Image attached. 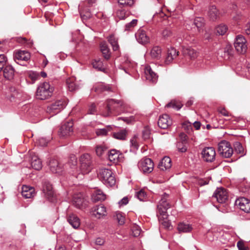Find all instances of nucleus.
Listing matches in <instances>:
<instances>
[{
	"label": "nucleus",
	"instance_id": "obj_24",
	"mask_svg": "<svg viewBox=\"0 0 250 250\" xmlns=\"http://www.w3.org/2000/svg\"><path fill=\"white\" fill-rule=\"evenodd\" d=\"M158 168L162 171H166L171 167V161L169 157H164L158 164Z\"/></svg>",
	"mask_w": 250,
	"mask_h": 250
},
{
	"label": "nucleus",
	"instance_id": "obj_39",
	"mask_svg": "<svg viewBox=\"0 0 250 250\" xmlns=\"http://www.w3.org/2000/svg\"><path fill=\"white\" fill-rule=\"evenodd\" d=\"M109 42L111 44L112 46L113 50L116 51L118 50L119 46L118 43L117 39L113 35L110 36L108 38Z\"/></svg>",
	"mask_w": 250,
	"mask_h": 250
},
{
	"label": "nucleus",
	"instance_id": "obj_42",
	"mask_svg": "<svg viewBox=\"0 0 250 250\" xmlns=\"http://www.w3.org/2000/svg\"><path fill=\"white\" fill-rule=\"evenodd\" d=\"M194 24L197 27L198 31L200 32L204 25V20L202 18H196L194 19Z\"/></svg>",
	"mask_w": 250,
	"mask_h": 250
},
{
	"label": "nucleus",
	"instance_id": "obj_41",
	"mask_svg": "<svg viewBox=\"0 0 250 250\" xmlns=\"http://www.w3.org/2000/svg\"><path fill=\"white\" fill-rule=\"evenodd\" d=\"M111 129V126L108 125L103 128L96 129V133L98 136H104L106 135L107 132Z\"/></svg>",
	"mask_w": 250,
	"mask_h": 250
},
{
	"label": "nucleus",
	"instance_id": "obj_12",
	"mask_svg": "<svg viewBox=\"0 0 250 250\" xmlns=\"http://www.w3.org/2000/svg\"><path fill=\"white\" fill-rule=\"evenodd\" d=\"M213 196L216 199L218 203H225L228 199V191L227 188H216Z\"/></svg>",
	"mask_w": 250,
	"mask_h": 250
},
{
	"label": "nucleus",
	"instance_id": "obj_35",
	"mask_svg": "<svg viewBox=\"0 0 250 250\" xmlns=\"http://www.w3.org/2000/svg\"><path fill=\"white\" fill-rule=\"evenodd\" d=\"M93 67L98 70L104 72L105 68L103 62L100 59L95 60L92 62Z\"/></svg>",
	"mask_w": 250,
	"mask_h": 250
},
{
	"label": "nucleus",
	"instance_id": "obj_63",
	"mask_svg": "<svg viewBox=\"0 0 250 250\" xmlns=\"http://www.w3.org/2000/svg\"><path fill=\"white\" fill-rule=\"evenodd\" d=\"M99 86L101 87V89L102 91H109L110 90V87L108 85L101 84Z\"/></svg>",
	"mask_w": 250,
	"mask_h": 250
},
{
	"label": "nucleus",
	"instance_id": "obj_51",
	"mask_svg": "<svg viewBox=\"0 0 250 250\" xmlns=\"http://www.w3.org/2000/svg\"><path fill=\"white\" fill-rule=\"evenodd\" d=\"M137 20L133 19L125 25V30H130L137 25Z\"/></svg>",
	"mask_w": 250,
	"mask_h": 250
},
{
	"label": "nucleus",
	"instance_id": "obj_30",
	"mask_svg": "<svg viewBox=\"0 0 250 250\" xmlns=\"http://www.w3.org/2000/svg\"><path fill=\"white\" fill-rule=\"evenodd\" d=\"M100 49L105 59L108 60L110 57V50L105 42H102L100 44Z\"/></svg>",
	"mask_w": 250,
	"mask_h": 250
},
{
	"label": "nucleus",
	"instance_id": "obj_34",
	"mask_svg": "<svg viewBox=\"0 0 250 250\" xmlns=\"http://www.w3.org/2000/svg\"><path fill=\"white\" fill-rule=\"evenodd\" d=\"M43 196L50 201H53L54 191L53 188H42Z\"/></svg>",
	"mask_w": 250,
	"mask_h": 250
},
{
	"label": "nucleus",
	"instance_id": "obj_55",
	"mask_svg": "<svg viewBox=\"0 0 250 250\" xmlns=\"http://www.w3.org/2000/svg\"><path fill=\"white\" fill-rule=\"evenodd\" d=\"M237 246L239 250H249V247L246 246L242 241H239L237 242Z\"/></svg>",
	"mask_w": 250,
	"mask_h": 250
},
{
	"label": "nucleus",
	"instance_id": "obj_14",
	"mask_svg": "<svg viewBox=\"0 0 250 250\" xmlns=\"http://www.w3.org/2000/svg\"><path fill=\"white\" fill-rule=\"evenodd\" d=\"M47 165L52 173L61 174L63 171L62 166L57 160L55 159H50L47 162Z\"/></svg>",
	"mask_w": 250,
	"mask_h": 250
},
{
	"label": "nucleus",
	"instance_id": "obj_4",
	"mask_svg": "<svg viewBox=\"0 0 250 250\" xmlns=\"http://www.w3.org/2000/svg\"><path fill=\"white\" fill-rule=\"evenodd\" d=\"M112 174L110 169L103 168L99 169L98 175L105 186L112 187L116 184V180Z\"/></svg>",
	"mask_w": 250,
	"mask_h": 250
},
{
	"label": "nucleus",
	"instance_id": "obj_37",
	"mask_svg": "<svg viewBox=\"0 0 250 250\" xmlns=\"http://www.w3.org/2000/svg\"><path fill=\"white\" fill-rule=\"evenodd\" d=\"M218 15V12L216 7L214 5L211 6L208 11V16L210 18L214 21L217 18Z\"/></svg>",
	"mask_w": 250,
	"mask_h": 250
},
{
	"label": "nucleus",
	"instance_id": "obj_36",
	"mask_svg": "<svg viewBox=\"0 0 250 250\" xmlns=\"http://www.w3.org/2000/svg\"><path fill=\"white\" fill-rule=\"evenodd\" d=\"M183 104L179 101L173 100L167 104L166 105L167 107H172L177 110H179L181 108Z\"/></svg>",
	"mask_w": 250,
	"mask_h": 250
},
{
	"label": "nucleus",
	"instance_id": "obj_17",
	"mask_svg": "<svg viewBox=\"0 0 250 250\" xmlns=\"http://www.w3.org/2000/svg\"><path fill=\"white\" fill-rule=\"evenodd\" d=\"M91 212L92 215L98 219L103 218L107 215L106 208L103 205L95 206L92 208Z\"/></svg>",
	"mask_w": 250,
	"mask_h": 250
},
{
	"label": "nucleus",
	"instance_id": "obj_43",
	"mask_svg": "<svg viewBox=\"0 0 250 250\" xmlns=\"http://www.w3.org/2000/svg\"><path fill=\"white\" fill-rule=\"evenodd\" d=\"M135 196L141 201H145L147 199V194L144 188H141L140 190L137 192Z\"/></svg>",
	"mask_w": 250,
	"mask_h": 250
},
{
	"label": "nucleus",
	"instance_id": "obj_8",
	"mask_svg": "<svg viewBox=\"0 0 250 250\" xmlns=\"http://www.w3.org/2000/svg\"><path fill=\"white\" fill-rule=\"evenodd\" d=\"M88 199L83 193H79L74 195L73 204L78 208H85L88 206Z\"/></svg>",
	"mask_w": 250,
	"mask_h": 250
},
{
	"label": "nucleus",
	"instance_id": "obj_40",
	"mask_svg": "<svg viewBox=\"0 0 250 250\" xmlns=\"http://www.w3.org/2000/svg\"><path fill=\"white\" fill-rule=\"evenodd\" d=\"M234 147L235 151L240 155V157H242L245 155V152L243 147L242 146L241 143L239 142H235L234 144Z\"/></svg>",
	"mask_w": 250,
	"mask_h": 250
},
{
	"label": "nucleus",
	"instance_id": "obj_13",
	"mask_svg": "<svg viewBox=\"0 0 250 250\" xmlns=\"http://www.w3.org/2000/svg\"><path fill=\"white\" fill-rule=\"evenodd\" d=\"M202 155L205 161L212 162L215 159L216 152L212 147H207L202 151Z\"/></svg>",
	"mask_w": 250,
	"mask_h": 250
},
{
	"label": "nucleus",
	"instance_id": "obj_45",
	"mask_svg": "<svg viewBox=\"0 0 250 250\" xmlns=\"http://www.w3.org/2000/svg\"><path fill=\"white\" fill-rule=\"evenodd\" d=\"M114 138L119 140H125L126 137V131L125 130H121L113 134Z\"/></svg>",
	"mask_w": 250,
	"mask_h": 250
},
{
	"label": "nucleus",
	"instance_id": "obj_50",
	"mask_svg": "<svg viewBox=\"0 0 250 250\" xmlns=\"http://www.w3.org/2000/svg\"><path fill=\"white\" fill-rule=\"evenodd\" d=\"M138 136L135 135L130 140L131 146L133 149H137L138 147Z\"/></svg>",
	"mask_w": 250,
	"mask_h": 250
},
{
	"label": "nucleus",
	"instance_id": "obj_2",
	"mask_svg": "<svg viewBox=\"0 0 250 250\" xmlns=\"http://www.w3.org/2000/svg\"><path fill=\"white\" fill-rule=\"evenodd\" d=\"M80 172L78 174L73 173L77 178L82 179L83 175L88 173L92 169L91 157L88 154H84L81 156L80 158Z\"/></svg>",
	"mask_w": 250,
	"mask_h": 250
},
{
	"label": "nucleus",
	"instance_id": "obj_31",
	"mask_svg": "<svg viewBox=\"0 0 250 250\" xmlns=\"http://www.w3.org/2000/svg\"><path fill=\"white\" fill-rule=\"evenodd\" d=\"M178 229L180 232H189L192 229L191 225L185 223H180L178 224Z\"/></svg>",
	"mask_w": 250,
	"mask_h": 250
},
{
	"label": "nucleus",
	"instance_id": "obj_61",
	"mask_svg": "<svg viewBox=\"0 0 250 250\" xmlns=\"http://www.w3.org/2000/svg\"><path fill=\"white\" fill-rule=\"evenodd\" d=\"M96 111V106L95 104H92L89 108L88 112L89 114H94Z\"/></svg>",
	"mask_w": 250,
	"mask_h": 250
},
{
	"label": "nucleus",
	"instance_id": "obj_22",
	"mask_svg": "<svg viewBox=\"0 0 250 250\" xmlns=\"http://www.w3.org/2000/svg\"><path fill=\"white\" fill-rule=\"evenodd\" d=\"M135 37L138 42L143 44L148 43L149 41V37L143 29H139L138 30L135 34Z\"/></svg>",
	"mask_w": 250,
	"mask_h": 250
},
{
	"label": "nucleus",
	"instance_id": "obj_52",
	"mask_svg": "<svg viewBox=\"0 0 250 250\" xmlns=\"http://www.w3.org/2000/svg\"><path fill=\"white\" fill-rule=\"evenodd\" d=\"M28 76L33 82L36 81L40 78L39 74L35 71H30L28 74Z\"/></svg>",
	"mask_w": 250,
	"mask_h": 250
},
{
	"label": "nucleus",
	"instance_id": "obj_28",
	"mask_svg": "<svg viewBox=\"0 0 250 250\" xmlns=\"http://www.w3.org/2000/svg\"><path fill=\"white\" fill-rule=\"evenodd\" d=\"M66 84L69 90L71 91L78 89L80 87L79 84L78 83L76 79L74 77L69 78L66 80Z\"/></svg>",
	"mask_w": 250,
	"mask_h": 250
},
{
	"label": "nucleus",
	"instance_id": "obj_26",
	"mask_svg": "<svg viewBox=\"0 0 250 250\" xmlns=\"http://www.w3.org/2000/svg\"><path fill=\"white\" fill-rule=\"evenodd\" d=\"M69 224L74 228L77 229L79 228L81 221L79 218L75 214H70L67 218Z\"/></svg>",
	"mask_w": 250,
	"mask_h": 250
},
{
	"label": "nucleus",
	"instance_id": "obj_53",
	"mask_svg": "<svg viewBox=\"0 0 250 250\" xmlns=\"http://www.w3.org/2000/svg\"><path fill=\"white\" fill-rule=\"evenodd\" d=\"M132 231L133 236L138 237L140 235L141 229L139 226L135 225L132 227Z\"/></svg>",
	"mask_w": 250,
	"mask_h": 250
},
{
	"label": "nucleus",
	"instance_id": "obj_20",
	"mask_svg": "<svg viewBox=\"0 0 250 250\" xmlns=\"http://www.w3.org/2000/svg\"><path fill=\"white\" fill-rule=\"evenodd\" d=\"M144 75L147 80L152 83H156L158 80L157 75L152 71L149 65L145 67Z\"/></svg>",
	"mask_w": 250,
	"mask_h": 250
},
{
	"label": "nucleus",
	"instance_id": "obj_5",
	"mask_svg": "<svg viewBox=\"0 0 250 250\" xmlns=\"http://www.w3.org/2000/svg\"><path fill=\"white\" fill-rule=\"evenodd\" d=\"M218 151L219 154L224 158L230 157L233 152L230 144L227 141H222L218 144Z\"/></svg>",
	"mask_w": 250,
	"mask_h": 250
},
{
	"label": "nucleus",
	"instance_id": "obj_15",
	"mask_svg": "<svg viewBox=\"0 0 250 250\" xmlns=\"http://www.w3.org/2000/svg\"><path fill=\"white\" fill-rule=\"evenodd\" d=\"M73 124L72 122H68L63 124L60 129V136L65 137L71 135L73 130Z\"/></svg>",
	"mask_w": 250,
	"mask_h": 250
},
{
	"label": "nucleus",
	"instance_id": "obj_16",
	"mask_svg": "<svg viewBox=\"0 0 250 250\" xmlns=\"http://www.w3.org/2000/svg\"><path fill=\"white\" fill-rule=\"evenodd\" d=\"M30 58V53L26 51H18L16 52L14 55V58L17 63L21 65H24V63H21V62H27Z\"/></svg>",
	"mask_w": 250,
	"mask_h": 250
},
{
	"label": "nucleus",
	"instance_id": "obj_56",
	"mask_svg": "<svg viewBox=\"0 0 250 250\" xmlns=\"http://www.w3.org/2000/svg\"><path fill=\"white\" fill-rule=\"evenodd\" d=\"M11 91H13V93L11 94V96L9 97L10 100L12 101V99L18 98L19 94L15 88H11Z\"/></svg>",
	"mask_w": 250,
	"mask_h": 250
},
{
	"label": "nucleus",
	"instance_id": "obj_10",
	"mask_svg": "<svg viewBox=\"0 0 250 250\" xmlns=\"http://www.w3.org/2000/svg\"><path fill=\"white\" fill-rule=\"evenodd\" d=\"M246 42V40L243 36L239 35L236 36L234 46L239 53L244 54L246 52L247 49Z\"/></svg>",
	"mask_w": 250,
	"mask_h": 250
},
{
	"label": "nucleus",
	"instance_id": "obj_23",
	"mask_svg": "<svg viewBox=\"0 0 250 250\" xmlns=\"http://www.w3.org/2000/svg\"><path fill=\"white\" fill-rule=\"evenodd\" d=\"M31 156V165L36 170H40L42 167V162L41 159L33 152L30 153Z\"/></svg>",
	"mask_w": 250,
	"mask_h": 250
},
{
	"label": "nucleus",
	"instance_id": "obj_7",
	"mask_svg": "<svg viewBox=\"0 0 250 250\" xmlns=\"http://www.w3.org/2000/svg\"><path fill=\"white\" fill-rule=\"evenodd\" d=\"M66 105V103L63 100H58L47 106L46 111L53 116L60 112Z\"/></svg>",
	"mask_w": 250,
	"mask_h": 250
},
{
	"label": "nucleus",
	"instance_id": "obj_32",
	"mask_svg": "<svg viewBox=\"0 0 250 250\" xmlns=\"http://www.w3.org/2000/svg\"><path fill=\"white\" fill-rule=\"evenodd\" d=\"M120 152L119 151L115 150L112 149L111 150L108 154V159L110 161L113 162L114 163L117 162L118 159L119 158Z\"/></svg>",
	"mask_w": 250,
	"mask_h": 250
},
{
	"label": "nucleus",
	"instance_id": "obj_38",
	"mask_svg": "<svg viewBox=\"0 0 250 250\" xmlns=\"http://www.w3.org/2000/svg\"><path fill=\"white\" fill-rule=\"evenodd\" d=\"M116 16L120 20H124L129 16V12L125 9H119L116 12Z\"/></svg>",
	"mask_w": 250,
	"mask_h": 250
},
{
	"label": "nucleus",
	"instance_id": "obj_60",
	"mask_svg": "<svg viewBox=\"0 0 250 250\" xmlns=\"http://www.w3.org/2000/svg\"><path fill=\"white\" fill-rule=\"evenodd\" d=\"M104 243V239L100 237L97 238L95 240V244L97 245L101 246L103 245Z\"/></svg>",
	"mask_w": 250,
	"mask_h": 250
},
{
	"label": "nucleus",
	"instance_id": "obj_33",
	"mask_svg": "<svg viewBox=\"0 0 250 250\" xmlns=\"http://www.w3.org/2000/svg\"><path fill=\"white\" fill-rule=\"evenodd\" d=\"M183 53L185 55L188 56L191 59H194L197 56V52L191 47L184 48Z\"/></svg>",
	"mask_w": 250,
	"mask_h": 250
},
{
	"label": "nucleus",
	"instance_id": "obj_62",
	"mask_svg": "<svg viewBox=\"0 0 250 250\" xmlns=\"http://www.w3.org/2000/svg\"><path fill=\"white\" fill-rule=\"evenodd\" d=\"M219 113L224 116H229V114L228 112L224 108L221 109L219 110Z\"/></svg>",
	"mask_w": 250,
	"mask_h": 250
},
{
	"label": "nucleus",
	"instance_id": "obj_6",
	"mask_svg": "<svg viewBox=\"0 0 250 250\" xmlns=\"http://www.w3.org/2000/svg\"><path fill=\"white\" fill-rule=\"evenodd\" d=\"M138 166L143 173H149L153 170L154 163L151 159L144 157L139 161Z\"/></svg>",
	"mask_w": 250,
	"mask_h": 250
},
{
	"label": "nucleus",
	"instance_id": "obj_46",
	"mask_svg": "<svg viewBox=\"0 0 250 250\" xmlns=\"http://www.w3.org/2000/svg\"><path fill=\"white\" fill-rule=\"evenodd\" d=\"M216 30L219 35H223L227 32L228 27L225 24H221L216 27Z\"/></svg>",
	"mask_w": 250,
	"mask_h": 250
},
{
	"label": "nucleus",
	"instance_id": "obj_18",
	"mask_svg": "<svg viewBox=\"0 0 250 250\" xmlns=\"http://www.w3.org/2000/svg\"><path fill=\"white\" fill-rule=\"evenodd\" d=\"M179 52L176 49L173 47L169 48L167 50L166 57L164 62L162 65H167L172 62L173 60L178 55Z\"/></svg>",
	"mask_w": 250,
	"mask_h": 250
},
{
	"label": "nucleus",
	"instance_id": "obj_19",
	"mask_svg": "<svg viewBox=\"0 0 250 250\" xmlns=\"http://www.w3.org/2000/svg\"><path fill=\"white\" fill-rule=\"evenodd\" d=\"M172 124V120L167 114H163L160 116L158 121V126L163 129L167 128Z\"/></svg>",
	"mask_w": 250,
	"mask_h": 250
},
{
	"label": "nucleus",
	"instance_id": "obj_44",
	"mask_svg": "<svg viewBox=\"0 0 250 250\" xmlns=\"http://www.w3.org/2000/svg\"><path fill=\"white\" fill-rule=\"evenodd\" d=\"M114 217V219L117 221L119 225H122L124 224L125 222V217L122 212H116Z\"/></svg>",
	"mask_w": 250,
	"mask_h": 250
},
{
	"label": "nucleus",
	"instance_id": "obj_49",
	"mask_svg": "<svg viewBox=\"0 0 250 250\" xmlns=\"http://www.w3.org/2000/svg\"><path fill=\"white\" fill-rule=\"evenodd\" d=\"M42 186L43 188H52L57 185L52 183L49 179L44 178L42 181Z\"/></svg>",
	"mask_w": 250,
	"mask_h": 250
},
{
	"label": "nucleus",
	"instance_id": "obj_1",
	"mask_svg": "<svg viewBox=\"0 0 250 250\" xmlns=\"http://www.w3.org/2000/svg\"><path fill=\"white\" fill-rule=\"evenodd\" d=\"M169 195L165 193L161 198L159 204L157 205L158 214L159 220L162 225L167 229H170L172 227L170 222L167 220L168 215L167 210L170 208V204L167 202V198Z\"/></svg>",
	"mask_w": 250,
	"mask_h": 250
},
{
	"label": "nucleus",
	"instance_id": "obj_59",
	"mask_svg": "<svg viewBox=\"0 0 250 250\" xmlns=\"http://www.w3.org/2000/svg\"><path fill=\"white\" fill-rule=\"evenodd\" d=\"M38 142L39 145L41 146H45L47 145L48 142L46 141V140L44 138H41L38 140Z\"/></svg>",
	"mask_w": 250,
	"mask_h": 250
},
{
	"label": "nucleus",
	"instance_id": "obj_47",
	"mask_svg": "<svg viewBox=\"0 0 250 250\" xmlns=\"http://www.w3.org/2000/svg\"><path fill=\"white\" fill-rule=\"evenodd\" d=\"M7 58L4 54H0V73L2 68L7 64Z\"/></svg>",
	"mask_w": 250,
	"mask_h": 250
},
{
	"label": "nucleus",
	"instance_id": "obj_25",
	"mask_svg": "<svg viewBox=\"0 0 250 250\" xmlns=\"http://www.w3.org/2000/svg\"><path fill=\"white\" fill-rule=\"evenodd\" d=\"M106 199V195L100 189L96 190L91 195V200L93 202L104 201Z\"/></svg>",
	"mask_w": 250,
	"mask_h": 250
},
{
	"label": "nucleus",
	"instance_id": "obj_3",
	"mask_svg": "<svg viewBox=\"0 0 250 250\" xmlns=\"http://www.w3.org/2000/svg\"><path fill=\"white\" fill-rule=\"evenodd\" d=\"M54 88L49 83L43 82L38 86L36 91L37 98L42 100H44L51 97Z\"/></svg>",
	"mask_w": 250,
	"mask_h": 250
},
{
	"label": "nucleus",
	"instance_id": "obj_9",
	"mask_svg": "<svg viewBox=\"0 0 250 250\" xmlns=\"http://www.w3.org/2000/svg\"><path fill=\"white\" fill-rule=\"evenodd\" d=\"M124 106H125V104L122 101L109 99L107 101L106 111L103 113V116H108L111 112V110L119 107Z\"/></svg>",
	"mask_w": 250,
	"mask_h": 250
},
{
	"label": "nucleus",
	"instance_id": "obj_64",
	"mask_svg": "<svg viewBox=\"0 0 250 250\" xmlns=\"http://www.w3.org/2000/svg\"><path fill=\"white\" fill-rule=\"evenodd\" d=\"M198 184L200 186H204L208 184V182L207 181L204 180H199L198 181Z\"/></svg>",
	"mask_w": 250,
	"mask_h": 250
},
{
	"label": "nucleus",
	"instance_id": "obj_11",
	"mask_svg": "<svg viewBox=\"0 0 250 250\" xmlns=\"http://www.w3.org/2000/svg\"><path fill=\"white\" fill-rule=\"evenodd\" d=\"M235 204L238 208L244 212L246 213L250 212V199L245 197H240L236 200Z\"/></svg>",
	"mask_w": 250,
	"mask_h": 250
},
{
	"label": "nucleus",
	"instance_id": "obj_21",
	"mask_svg": "<svg viewBox=\"0 0 250 250\" xmlns=\"http://www.w3.org/2000/svg\"><path fill=\"white\" fill-rule=\"evenodd\" d=\"M1 72L5 79L11 80L13 79L15 74V70L13 66L7 64L2 69Z\"/></svg>",
	"mask_w": 250,
	"mask_h": 250
},
{
	"label": "nucleus",
	"instance_id": "obj_57",
	"mask_svg": "<svg viewBox=\"0 0 250 250\" xmlns=\"http://www.w3.org/2000/svg\"><path fill=\"white\" fill-rule=\"evenodd\" d=\"M177 148L179 151L184 152L187 150V147L184 146L183 143H178L177 145Z\"/></svg>",
	"mask_w": 250,
	"mask_h": 250
},
{
	"label": "nucleus",
	"instance_id": "obj_48",
	"mask_svg": "<svg viewBox=\"0 0 250 250\" xmlns=\"http://www.w3.org/2000/svg\"><path fill=\"white\" fill-rule=\"evenodd\" d=\"M106 150L107 147L105 146L104 145H101L96 147V152L98 156H101Z\"/></svg>",
	"mask_w": 250,
	"mask_h": 250
},
{
	"label": "nucleus",
	"instance_id": "obj_54",
	"mask_svg": "<svg viewBox=\"0 0 250 250\" xmlns=\"http://www.w3.org/2000/svg\"><path fill=\"white\" fill-rule=\"evenodd\" d=\"M120 5L131 6L134 3V0H119Z\"/></svg>",
	"mask_w": 250,
	"mask_h": 250
},
{
	"label": "nucleus",
	"instance_id": "obj_29",
	"mask_svg": "<svg viewBox=\"0 0 250 250\" xmlns=\"http://www.w3.org/2000/svg\"><path fill=\"white\" fill-rule=\"evenodd\" d=\"M22 196L26 198H30L36 195L35 188H21V191Z\"/></svg>",
	"mask_w": 250,
	"mask_h": 250
},
{
	"label": "nucleus",
	"instance_id": "obj_27",
	"mask_svg": "<svg viewBox=\"0 0 250 250\" xmlns=\"http://www.w3.org/2000/svg\"><path fill=\"white\" fill-rule=\"evenodd\" d=\"M161 55L162 49L158 46H155L152 47L149 52V55L153 59H160L161 57Z\"/></svg>",
	"mask_w": 250,
	"mask_h": 250
},
{
	"label": "nucleus",
	"instance_id": "obj_58",
	"mask_svg": "<svg viewBox=\"0 0 250 250\" xmlns=\"http://www.w3.org/2000/svg\"><path fill=\"white\" fill-rule=\"evenodd\" d=\"M129 201L127 197H124L123 199L118 202V204L120 206H125L128 204Z\"/></svg>",
	"mask_w": 250,
	"mask_h": 250
}]
</instances>
